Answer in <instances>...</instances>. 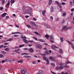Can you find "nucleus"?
<instances>
[{"label":"nucleus","instance_id":"1","mask_svg":"<svg viewBox=\"0 0 74 74\" xmlns=\"http://www.w3.org/2000/svg\"><path fill=\"white\" fill-rule=\"evenodd\" d=\"M21 38L23 39V41L26 44H27L28 42V41L26 39H27V38L25 36H21Z\"/></svg>","mask_w":74,"mask_h":74},{"label":"nucleus","instance_id":"2","mask_svg":"<svg viewBox=\"0 0 74 74\" xmlns=\"http://www.w3.org/2000/svg\"><path fill=\"white\" fill-rule=\"evenodd\" d=\"M66 27H67L66 25V26H64L62 27V30H64L65 31H66L68 29H70L72 27L71 26H70L69 27H68V28H66Z\"/></svg>","mask_w":74,"mask_h":74},{"label":"nucleus","instance_id":"3","mask_svg":"<svg viewBox=\"0 0 74 74\" xmlns=\"http://www.w3.org/2000/svg\"><path fill=\"white\" fill-rule=\"evenodd\" d=\"M32 11V9L31 8H29L28 10H27L26 11H25V13L28 14H30V16H32V14L31 13Z\"/></svg>","mask_w":74,"mask_h":74},{"label":"nucleus","instance_id":"4","mask_svg":"<svg viewBox=\"0 0 74 74\" xmlns=\"http://www.w3.org/2000/svg\"><path fill=\"white\" fill-rule=\"evenodd\" d=\"M43 59L45 60V61L47 62V64H49V60L46 57H43Z\"/></svg>","mask_w":74,"mask_h":74},{"label":"nucleus","instance_id":"5","mask_svg":"<svg viewBox=\"0 0 74 74\" xmlns=\"http://www.w3.org/2000/svg\"><path fill=\"white\" fill-rule=\"evenodd\" d=\"M53 36H50V40L51 42L52 43H53L54 42H53Z\"/></svg>","mask_w":74,"mask_h":74},{"label":"nucleus","instance_id":"6","mask_svg":"<svg viewBox=\"0 0 74 74\" xmlns=\"http://www.w3.org/2000/svg\"><path fill=\"white\" fill-rule=\"evenodd\" d=\"M30 23L33 26L35 27L36 26V25L34 22L31 21L30 22Z\"/></svg>","mask_w":74,"mask_h":74},{"label":"nucleus","instance_id":"7","mask_svg":"<svg viewBox=\"0 0 74 74\" xmlns=\"http://www.w3.org/2000/svg\"><path fill=\"white\" fill-rule=\"evenodd\" d=\"M64 68L63 67L60 66V67H58V66H57L56 68V70H61L63 69Z\"/></svg>","mask_w":74,"mask_h":74},{"label":"nucleus","instance_id":"8","mask_svg":"<svg viewBox=\"0 0 74 74\" xmlns=\"http://www.w3.org/2000/svg\"><path fill=\"white\" fill-rule=\"evenodd\" d=\"M67 42H68V44H69L71 45V46H71V47L73 49H74V46H73V44L69 41H67Z\"/></svg>","mask_w":74,"mask_h":74},{"label":"nucleus","instance_id":"9","mask_svg":"<svg viewBox=\"0 0 74 74\" xmlns=\"http://www.w3.org/2000/svg\"><path fill=\"white\" fill-rule=\"evenodd\" d=\"M9 62H12L14 61V60L13 58L12 59L11 58H8V60H7Z\"/></svg>","mask_w":74,"mask_h":74},{"label":"nucleus","instance_id":"10","mask_svg":"<svg viewBox=\"0 0 74 74\" xmlns=\"http://www.w3.org/2000/svg\"><path fill=\"white\" fill-rule=\"evenodd\" d=\"M29 52H31V53H32L34 52V49L32 48H31L29 49Z\"/></svg>","mask_w":74,"mask_h":74},{"label":"nucleus","instance_id":"11","mask_svg":"<svg viewBox=\"0 0 74 74\" xmlns=\"http://www.w3.org/2000/svg\"><path fill=\"white\" fill-rule=\"evenodd\" d=\"M36 47H37L38 49H41L42 48L41 45H36Z\"/></svg>","mask_w":74,"mask_h":74},{"label":"nucleus","instance_id":"12","mask_svg":"<svg viewBox=\"0 0 74 74\" xmlns=\"http://www.w3.org/2000/svg\"><path fill=\"white\" fill-rule=\"evenodd\" d=\"M26 73V72L25 69L24 70H22L21 71V74H25Z\"/></svg>","mask_w":74,"mask_h":74},{"label":"nucleus","instance_id":"13","mask_svg":"<svg viewBox=\"0 0 74 74\" xmlns=\"http://www.w3.org/2000/svg\"><path fill=\"white\" fill-rule=\"evenodd\" d=\"M45 13H46V10H43L42 11V15L43 16H45Z\"/></svg>","mask_w":74,"mask_h":74},{"label":"nucleus","instance_id":"14","mask_svg":"<svg viewBox=\"0 0 74 74\" xmlns=\"http://www.w3.org/2000/svg\"><path fill=\"white\" fill-rule=\"evenodd\" d=\"M7 13H4L3 14L1 15V16L2 17V18L4 17L7 14Z\"/></svg>","mask_w":74,"mask_h":74},{"label":"nucleus","instance_id":"15","mask_svg":"<svg viewBox=\"0 0 74 74\" xmlns=\"http://www.w3.org/2000/svg\"><path fill=\"white\" fill-rule=\"evenodd\" d=\"M19 50H20V49H18L17 50H15L14 51L16 52V53H20V52L18 51H19Z\"/></svg>","mask_w":74,"mask_h":74},{"label":"nucleus","instance_id":"16","mask_svg":"<svg viewBox=\"0 0 74 74\" xmlns=\"http://www.w3.org/2000/svg\"><path fill=\"white\" fill-rule=\"evenodd\" d=\"M53 7L51 6V13H53Z\"/></svg>","mask_w":74,"mask_h":74},{"label":"nucleus","instance_id":"17","mask_svg":"<svg viewBox=\"0 0 74 74\" xmlns=\"http://www.w3.org/2000/svg\"><path fill=\"white\" fill-rule=\"evenodd\" d=\"M46 38L48 39H49V36L47 34H46V35L45 36Z\"/></svg>","mask_w":74,"mask_h":74},{"label":"nucleus","instance_id":"18","mask_svg":"<svg viewBox=\"0 0 74 74\" xmlns=\"http://www.w3.org/2000/svg\"><path fill=\"white\" fill-rule=\"evenodd\" d=\"M38 41H40V42H44V40L41 39H39Z\"/></svg>","mask_w":74,"mask_h":74},{"label":"nucleus","instance_id":"19","mask_svg":"<svg viewBox=\"0 0 74 74\" xmlns=\"http://www.w3.org/2000/svg\"><path fill=\"white\" fill-rule=\"evenodd\" d=\"M25 45V44H23V45H19V47L20 48H21L23 47Z\"/></svg>","mask_w":74,"mask_h":74},{"label":"nucleus","instance_id":"20","mask_svg":"<svg viewBox=\"0 0 74 74\" xmlns=\"http://www.w3.org/2000/svg\"><path fill=\"white\" fill-rule=\"evenodd\" d=\"M2 3L3 4H5V0H1Z\"/></svg>","mask_w":74,"mask_h":74},{"label":"nucleus","instance_id":"21","mask_svg":"<svg viewBox=\"0 0 74 74\" xmlns=\"http://www.w3.org/2000/svg\"><path fill=\"white\" fill-rule=\"evenodd\" d=\"M59 51L60 53H63V51L62 49H59Z\"/></svg>","mask_w":74,"mask_h":74},{"label":"nucleus","instance_id":"22","mask_svg":"<svg viewBox=\"0 0 74 74\" xmlns=\"http://www.w3.org/2000/svg\"><path fill=\"white\" fill-rule=\"evenodd\" d=\"M2 53L3 54H7V52H6L4 51H2Z\"/></svg>","mask_w":74,"mask_h":74},{"label":"nucleus","instance_id":"23","mask_svg":"<svg viewBox=\"0 0 74 74\" xmlns=\"http://www.w3.org/2000/svg\"><path fill=\"white\" fill-rule=\"evenodd\" d=\"M52 3V0H49V4L51 5Z\"/></svg>","mask_w":74,"mask_h":74},{"label":"nucleus","instance_id":"24","mask_svg":"<svg viewBox=\"0 0 74 74\" xmlns=\"http://www.w3.org/2000/svg\"><path fill=\"white\" fill-rule=\"evenodd\" d=\"M11 3V4H13L14 2V0H11L10 1Z\"/></svg>","mask_w":74,"mask_h":74},{"label":"nucleus","instance_id":"25","mask_svg":"<svg viewBox=\"0 0 74 74\" xmlns=\"http://www.w3.org/2000/svg\"><path fill=\"white\" fill-rule=\"evenodd\" d=\"M4 57L3 55L2 54H0V58H2Z\"/></svg>","mask_w":74,"mask_h":74},{"label":"nucleus","instance_id":"26","mask_svg":"<svg viewBox=\"0 0 74 74\" xmlns=\"http://www.w3.org/2000/svg\"><path fill=\"white\" fill-rule=\"evenodd\" d=\"M13 34H21V33L20 32H17L16 33H12Z\"/></svg>","mask_w":74,"mask_h":74},{"label":"nucleus","instance_id":"27","mask_svg":"<svg viewBox=\"0 0 74 74\" xmlns=\"http://www.w3.org/2000/svg\"><path fill=\"white\" fill-rule=\"evenodd\" d=\"M58 5L59 6L60 8H62V6L60 3Z\"/></svg>","mask_w":74,"mask_h":74},{"label":"nucleus","instance_id":"28","mask_svg":"<svg viewBox=\"0 0 74 74\" xmlns=\"http://www.w3.org/2000/svg\"><path fill=\"white\" fill-rule=\"evenodd\" d=\"M49 59L51 60H53V57H50Z\"/></svg>","mask_w":74,"mask_h":74},{"label":"nucleus","instance_id":"29","mask_svg":"<svg viewBox=\"0 0 74 74\" xmlns=\"http://www.w3.org/2000/svg\"><path fill=\"white\" fill-rule=\"evenodd\" d=\"M29 55V54L28 53H22V54H21V55L22 56V55Z\"/></svg>","mask_w":74,"mask_h":74},{"label":"nucleus","instance_id":"30","mask_svg":"<svg viewBox=\"0 0 74 74\" xmlns=\"http://www.w3.org/2000/svg\"><path fill=\"white\" fill-rule=\"evenodd\" d=\"M10 1H8V3H7L6 4V5H8V6H9V4H10Z\"/></svg>","mask_w":74,"mask_h":74},{"label":"nucleus","instance_id":"31","mask_svg":"<svg viewBox=\"0 0 74 74\" xmlns=\"http://www.w3.org/2000/svg\"><path fill=\"white\" fill-rule=\"evenodd\" d=\"M60 40L61 41V42H63V39L62 37H61L60 38Z\"/></svg>","mask_w":74,"mask_h":74},{"label":"nucleus","instance_id":"32","mask_svg":"<svg viewBox=\"0 0 74 74\" xmlns=\"http://www.w3.org/2000/svg\"><path fill=\"white\" fill-rule=\"evenodd\" d=\"M7 59H6V60H2V61H1V62H2V63H3L4 62H5V61H7Z\"/></svg>","mask_w":74,"mask_h":74},{"label":"nucleus","instance_id":"33","mask_svg":"<svg viewBox=\"0 0 74 74\" xmlns=\"http://www.w3.org/2000/svg\"><path fill=\"white\" fill-rule=\"evenodd\" d=\"M34 33L35 34H36V35H40V34L39 33H38L37 32H34Z\"/></svg>","mask_w":74,"mask_h":74},{"label":"nucleus","instance_id":"34","mask_svg":"<svg viewBox=\"0 0 74 74\" xmlns=\"http://www.w3.org/2000/svg\"><path fill=\"white\" fill-rule=\"evenodd\" d=\"M51 65L52 67H54L55 66V65L54 64V63H51Z\"/></svg>","mask_w":74,"mask_h":74},{"label":"nucleus","instance_id":"35","mask_svg":"<svg viewBox=\"0 0 74 74\" xmlns=\"http://www.w3.org/2000/svg\"><path fill=\"white\" fill-rule=\"evenodd\" d=\"M55 2L57 4H58V5L60 3L59 2L57 1H56Z\"/></svg>","mask_w":74,"mask_h":74},{"label":"nucleus","instance_id":"36","mask_svg":"<svg viewBox=\"0 0 74 74\" xmlns=\"http://www.w3.org/2000/svg\"><path fill=\"white\" fill-rule=\"evenodd\" d=\"M50 18H51V20L52 21H53V16H50Z\"/></svg>","mask_w":74,"mask_h":74},{"label":"nucleus","instance_id":"37","mask_svg":"<svg viewBox=\"0 0 74 74\" xmlns=\"http://www.w3.org/2000/svg\"><path fill=\"white\" fill-rule=\"evenodd\" d=\"M12 39L11 38L9 39L8 40H7L6 41H11V40H12Z\"/></svg>","mask_w":74,"mask_h":74},{"label":"nucleus","instance_id":"38","mask_svg":"<svg viewBox=\"0 0 74 74\" xmlns=\"http://www.w3.org/2000/svg\"><path fill=\"white\" fill-rule=\"evenodd\" d=\"M9 50V49L8 48H6L5 49V50L6 51H8Z\"/></svg>","mask_w":74,"mask_h":74},{"label":"nucleus","instance_id":"39","mask_svg":"<svg viewBox=\"0 0 74 74\" xmlns=\"http://www.w3.org/2000/svg\"><path fill=\"white\" fill-rule=\"evenodd\" d=\"M66 62L67 64H68V63H70V64L71 63V62H69V61H66Z\"/></svg>","mask_w":74,"mask_h":74},{"label":"nucleus","instance_id":"40","mask_svg":"<svg viewBox=\"0 0 74 74\" xmlns=\"http://www.w3.org/2000/svg\"><path fill=\"white\" fill-rule=\"evenodd\" d=\"M18 36H19V35H14L13 36L14 37H17Z\"/></svg>","mask_w":74,"mask_h":74},{"label":"nucleus","instance_id":"41","mask_svg":"<svg viewBox=\"0 0 74 74\" xmlns=\"http://www.w3.org/2000/svg\"><path fill=\"white\" fill-rule=\"evenodd\" d=\"M46 27L48 28H51V27H50V26L49 25H47L46 26Z\"/></svg>","mask_w":74,"mask_h":74},{"label":"nucleus","instance_id":"42","mask_svg":"<svg viewBox=\"0 0 74 74\" xmlns=\"http://www.w3.org/2000/svg\"><path fill=\"white\" fill-rule=\"evenodd\" d=\"M66 15V14L65 13H63V16H65Z\"/></svg>","mask_w":74,"mask_h":74},{"label":"nucleus","instance_id":"43","mask_svg":"<svg viewBox=\"0 0 74 74\" xmlns=\"http://www.w3.org/2000/svg\"><path fill=\"white\" fill-rule=\"evenodd\" d=\"M6 19H8L9 18V17L8 16H7L6 17Z\"/></svg>","mask_w":74,"mask_h":74},{"label":"nucleus","instance_id":"44","mask_svg":"<svg viewBox=\"0 0 74 74\" xmlns=\"http://www.w3.org/2000/svg\"><path fill=\"white\" fill-rule=\"evenodd\" d=\"M32 38H34V39L35 40H37V38H36L35 37H33Z\"/></svg>","mask_w":74,"mask_h":74},{"label":"nucleus","instance_id":"45","mask_svg":"<svg viewBox=\"0 0 74 74\" xmlns=\"http://www.w3.org/2000/svg\"><path fill=\"white\" fill-rule=\"evenodd\" d=\"M51 73H52V74H56V73H55V72H52V71H51Z\"/></svg>","mask_w":74,"mask_h":74},{"label":"nucleus","instance_id":"46","mask_svg":"<svg viewBox=\"0 0 74 74\" xmlns=\"http://www.w3.org/2000/svg\"><path fill=\"white\" fill-rule=\"evenodd\" d=\"M27 26L29 28H31V27L30 25H27Z\"/></svg>","mask_w":74,"mask_h":74},{"label":"nucleus","instance_id":"47","mask_svg":"<svg viewBox=\"0 0 74 74\" xmlns=\"http://www.w3.org/2000/svg\"><path fill=\"white\" fill-rule=\"evenodd\" d=\"M23 62L22 60H20V61L18 62V63H19V62L21 63V62Z\"/></svg>","mask_w":74,"mask_h":74},{"label":"nucleus","instance_id":"48","mask_svg":"<svg viewBox=\"0 0 74 74\" xmlns=\"http://www.w3.org/2000/svg\"><path fill=\"white\" fill-rule=\"evenodd\" d=\"M3 47V45H1V46H0V49L2 48Z\"/></svg>","mask_w":74,"mask_h":74},{"label":"nucleus","instance_id":"49","mask_svg":"<svg viewBox=\"0 0 74 74\" xmlns=\"http://www.w3.org/2000/svg\"><path fill=\"white\" fill-rule=\"evenodd\" d=\"M60 66H61V67H62V66H63V64H60Z\"/></svg>","mask_w":74,"mask_h":74},{"label":"nucleus","instance_id":"50","mask_svg":"<svg viewBox=\"0 0 74 74\" xmlns=\"http://www.w3.org/2000/svg\"><path fill=\"white\" fill-rule=\"evenodd\" d=\"M29 42H30V43H32V42H33V41H29Z\"/></svg>","mask_w":74,"mask_h":74},{"label":"nucleus","instance_id":"51","mask_svg":"<svg viewBox=\"0 0 74 74\" xmlns=\"http://www.w3.org/2000/svg\"><path fill=\"white\" fill-rule=\"evenodd\" d=\"M8 44V43H5V44H4V45H7Z\"/></svg>","mask_w":74,"mask_h":74},{"label":"nucleus","instance_id":"52","mask_svg":"<svg viewBox=\"0 0 74 74\" xmlns=\"http://www.w3.org/2000/svg\"><path fill=\"white\" fill-rule=\"evenodd\" d=\"M23 49L24 50L26 51L27 50V48H23Z\"/></svg>","mask_w":74,"mask_h":74},{"label":"nucleus","instance_id":"53","mask_svg":"<svg viewBox=\"0 0 74 74\" xmlns=\"http://www.w3.org/2000/svg\"><path fill=\"white\" fill-rule=\"evenodd\" d=\"M71 11L72 12H73L74 11V9L73 8H72L71 10Z\"/></svg>","mask_w":74,"mask_h":74},{"label":"nucleus","instance_id":"54","mask_svg":"<svg viewBox=\"0 0 74 74\" xmlns=\"http://www.w3.org/2000/svg\"><path fill=\"white\" fill-rule=\"evenodd\" d=\"M43 50H47V49L46 48H44L43 49Z\"/></svg>","mask_w":74,"mask_h":74},{"label":"nucleus","instance_id":"55","mask_svg":"<svg viewBox=\"0 0 74 74\" xmlns=\"http://www.w3.org/2000/svg\"><path fill=\"white\" fill-rule=\"evenodd\" d=\"M9 6L7 5H5V7H6V8H8L9 7Z\"/></svg>","mask_w":74,"mask_h":74},{"label":"nucleus","instance_id":"56","mask_svg":"<svg viewBox=\"0 0 74 74\" xmlns=\"http://www.w3.org/2000/svg\"><path fill=\"white\" fill-rule=\"evenodd\" d=\"M29 17V16H27V15H26L25 16V18H27Z\"/></svg>","mask_w":74,"mask_h":74},{"label":"nucleus","instance_id":"57","mask_svg":"<svg viewBox=\"0 0 74 74\" xmlns=\"http://www.w3.org/2000/svg\"><path fill=\"white\" fill-rule=\"evenodd\" d=\"M31 58V56H27V58Z\"/></svg>","mask_w":74,"mask_h":74},{"label":"nucleus","instance_id":"58","mask_svg":"<svg viewBox=\"0 0 74 74\" xmlns=\"http://www.w3.org/2000/svg\"><path fill=\"white\" fill-rule=\"evenodd\" d=\"M3 7H0V10H3Z\"/></svg>","mask_w":74,"mask_h":74},{"label":"nucleus","instance_id":"59","mask_svg":"<svg viewBox=\"0 0 74 74\" xmlns=\"http://www.w3.org/2000/svg\"><path fill=\"white\" fill-rule=\"evenodd\" d=\"M33 19H34V20L35 21H36V18H33Z\"/></svg>","mask_w":74,"mask_h":74},{"label":"nucleus","instance_id":"60","mask_svg":"<svg viewBox=\"0 0 74 74\" xmlns=\"http://www.w3.org/2000/svg\"><path fill=\"white\" fill-rule=\"evenodd\" d=\"M32 63L33 64H36V63L35 61H33L32 62Z\"/></svg>","mask_w":74,"mask_h":74},{"label":"nucleus","instance_id":"61","mask_svg":"<svg viewBox=\"0 0 74 74\" xmlns=\"http://www.w3.org/2000/svg\"><path fill=\"white\" fill-rule=\"evenodd\" d=\"M62 4L63 5H64L65 4V3L62 2Z\"/></svg>","mask_w":74,"mask_h":74},{"label":"nucleus","instance_id":"62","mask_svg":"<svg viewBox=\"0 0 74 74\" xmlns=\"http://www.w3.org/2000/svg\"><path fill=\"white\" fill-rule=\"evenodd\" d=\"M68 66H63V67H68Z\"/></svg>","mask_w":74,"mask_h":74},{"label":"nucleus","instance_id":"63","mask_svg":"<svg viewBox=\"0 0 74 74\" xmlns=\"http://www.w3.org/2000/svg\"><path fill=\"white\" fill-rule=\"evenodd\" d=\"M72 2H70V4L71 5L72 4Z\"/></svg>","mask_w":74,"mask_h":74},{"label":"nucleus","instance_id":"64","mask_svg":"<svg viewBox=\"0 0 74 74\" xmlns=\"http://www.w3.org/2000/svg\"><path fill=\"white\" fill-rule=\"evenodd\" d=\"M61 74H64L65 73L64 72H62L61 73Z\"/></svg>","mask_w":74,"mask_h":74}]
</instances>
